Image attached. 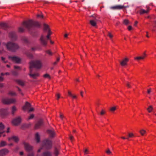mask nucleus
Instances as JSON below:
<instances>
[{
  "mask_svg": "<svg viewBox=\"0 0 156 156\" xmlns=\"http://www.w3.org/2000/svg\"><path fill=\"white\" fill-rule=\"evenodd\" d=\"M42 67V63L40 60H36L31 61L30 62V76L32 78L36 79L39 76V73L37 72L34 73L33 72V68H35L37 69H39Z\"/></svg>",
  "mask_w": 156,
  "mask_h": 156,
  "instance_id": "1",
  "label": "nucleus"
},
{
  "mask_svg": "<svg viewBox=\"0 0 156 156\" xmlns=\"http://www.w3.org/2000/svg\"><path fill=\"white\" fill-rule=\"evenodd\" d=\"M23 24L30 31L34 30L35 28L39 27L40 26L38 22L30 20L27 22H24Z\"/></svg>",
  "mask_w": 156,
  "mask_h": 156,
  "instance_id": "2",
  "label": "nucleus"
},
{
  "mask_svg": "<svg viewBox=\"0 0 156 156\" xmlns=\"http://www.w3.org/2000/svg\"><path fill=\"white\" fill-rule=\"evenodd\" d=\"M52 147V142L49 139H47L44 140L43 142L42 147H40L38 150V152H41L43 148H45L46 149H50Z\"/></svg>",
  "mask_w": 156,
  "mask_h": 156,
  "instance_id": "3",
  "label": "nucleus"
},
{
  "mask_svg": "<svg viewBox=\"0 0 156 156\" xmlns=\"http://www.w3.org/2000/svg\"><path fill=\"white\" fill-rule=\"evenodd\" d=\"M6 46L9 50L12 51H15L19 48L17 44L11 42H8Z\"/></svg>",
  "mask_w": 156,
  "mask_h": 156,
  "instance_id": "4",
  "label": "nucleus"
},
{
  "mask_svg": "<svg viewBox=\"0 0 156 156\" xmlns=\"http://www.w3.org/2000/svg\"><path fill=\"white\" fill-rule=\"evenodd\" d=\"M16 101L14 98H3L2 99V102L5 104H10L15 103Z\"/></svg>",
  "mask_w": 156,
  "mask_h": 156,
  "instance_id": "5",
  "label": "nucleus"
},
{
  "mask_svg": "<svg viewBox=\"0 0 156 156\" xmlns=\"http://www.w3.org/2000/svg\"><path fill=\"white\" fill-rule=\"evenodd\" d=\"M93 19L90 21V24L93 27H96L97 25V23L98 21V17L94 16H91Z\"/></svg>",
  "mask_w": 156,
  "mask_h": 156,
  "instance_id": "6",
  "label": "nucleus"
},
{
  "mask_svg": "<svg viewBox=\"0 0 156 156\" xmlns=\"http://www.w3.org/2000/svg\"><path fill=\"white\" fill-rule=\"evenodd\" d=\"M128 6H124L123 5H116L115 6H111L110 7V9H111L114 10H120L124 8L128 7Z\"/></svg>",
  "mask_w": 156,
  "mask_h": 156,
  "instance_id": "7",
  "label": "nucleus"
},
{
  "mask_svg": "<svg viewBox=\"0 0 156 156\" xmlns=\"http://www.w3.org/2000/svg\"><path fill=\"white\" fill-rule=\"evenodd\" d=\"M40 41L41 44L44 46H46L47 41L46 38L43 36L42 35L40 38Z\"/></svg>",
  "mask_w": 156,
  "mask_h": 156,
  "instance_id": "8",
  "label": "nucleus"
},
{
  "mask_svg": "<svg viewBox=\"0 0 156 156\" xmlns=\"http://www.w3.org/2000/svg\"><path fill=\"white\" fill-rule=\"evenodd\" d=\"M9 58L16 63H19L21 61V59L19 58L16 56H9Z\"/></svg>",
  "mask_w": 156,
  "mask_h": 156,
  "instance_id": "9",
  "label": "nucleus"
},
{
  "mask_svg": "<svg viewBox=\"0 0 156 156\" xmlns=\"http://www.w3.org/2000/svg\"><path fill=\"white\" fill-rule=\"evenodd\" d=\"M21 119L20 117H18L14 119L12 121V123L15 125H16L20 123Z\"/></svg>",
  "mask_w": 156,
  "mask_h": 156,
  "instance_id": "10",
  "label": "nucleus"
},
{
  "mask_svg": "<svg viewBox=\"0 0 156 156\" xmlns=\"http://www.w3.org/2000/svg\"><path fill=\"white\" fill-rule=\"evenodd\" d=\"M26 150L27 151H30L33 149V147L30 145L26 143H23Z\"/></svg>",
  "mask_w": 156,
  "mask_h": 156,
  "instance_id": "11",
  "label": "nucleus"
},
{
  "mask_svg": "<svg viewBox=\"0 0 156 156\" xmlns=\"http://www.w3.org/2000/svg\"><path fill=\"white\" fill-rule=\"evenodd\" d=\"M8 109L7 108H2L0 109V115L4 116L8 114Z\"/></svg>",
  "mask_w": 156,
  "mask_h": 156,
  "instance_id": "12",
  "label": "nucleus"
},
{
  "mask_svg": "<svg viewBox=\"0 0 156 156\" xmlns=\"http://www.w3.org/2000/svg\"><path fill=\"white\" fill-rule=\"evenodd\" d=\"M9 152V151L7 149H2L0 151V155L4 156L7 154Z\"/></svg>",
  "mask_w": 156,
  "mask_h": 156,
  "instance_id": "13",
  "label": "nucleus"
},
{
  "mask_svg": "<svg viewBox=\"0 0 156 156\" xmlns=\"http://www.w3.org/2000/svg\"><path fill=\"white\" fill-rule=\"evenodd\" d=\"M43 120L42 119H40L36 123L35 126V128L36 129L39 128L43 125Z\"/></svg>",
  "mask_w": 156,
  "mask_h": 156,
  "instance_id": "14",
  "label": "nucleus"
},
{
  "mask_svg": "<svg viewBox=\"0 0 156 156\" xmlns=\"http://www.w3.org/2000/svg\"><path fill=\"white\" fill-rule=\"evenodd\" d=\"M9 36L13 40H15L17 38V36L15 32H11L9 34Z\"/></svg>",
  "mask_w": 156,
  "mask_h": 156,
  "instance_id": "15",
  "label": "nucleus"
},
{
  "mask_svg": "<svg viewBox=\"0 0 156 156\" xmlns=\"http://www.w3.org/2000/svg\"><path fill=\"white\" fill-rule=\"evenodd\" d=\"M129 59L127 58H125L122 61L120 62L121 65L122 66H124L127 65V62L128 61Z\"/></svg>",
  "mask_w": 156,
  "mask_h": 156,
  "instance_id": "16",
  "label": "nucleus"
},
{
  "mask_svg": "<svg viewBox=\"0 0 156 156\" xmlns=\"http://www.w3.org/2000/svg\"><path fill=\"white\" fill-rule=\"evenodd\" d=\"M48 133L51 137H54L55 135V133L54 130H48Z\"/></svg>",
  "mask_w": 156,
  "mask_h": 156,
  "instance_id": "17",
  "label": "nucleus"
},
{
  "mask_svg": "<svg viewBox=\"0 0 156 156\" xmlns=\"http://www.w3.org/2000/svg\"><path fill=\"white\" fill-rule=\"evenodd\" d=\"M147 55L146 54L145 52L143 53V55L142 56H138L135 57L134 59L136 60H139L140 59H143Z\"/></svg>",
  "mask_w": 156,
  "mask_h": 156,
  "instance_id": "18",
  "label": "nucleus"
},
{
  "mask_svg": "<svg viewBox=\"0 0 156 156\" xmlns=\"http://www.w3.org/2000/svg\"><path fill=\"white\" fill-rule=\"evenodd\" d=\"M13 140L16 142H17L19 140L18 137L14 136H12L11 137L9 138V140Z\"/></svg>",
  "mask_w": 156,
  "mask_h": 156,
  "instance_id": "19",
  "label": "nucleus"
},
{
  "mask_svg": "<svg viewBox=\"0 0 156 156\" xmlns=\"http://www.w3.org/2000/svg\"><path fill=\"white\" fill-rule=\"evenodd\" d=\"M42 156H52L51 153L48 151H45L43 152Z\"/></svg>",
  "mask_w": 156,
  "mask_h": 156,
  "instance_id": "20",
  "label": "nucleus"
},
{
  "mask_svg": "<svg viewBox=\"0 0 156 156\" xmlns=\"http://www.w3.org/2000/svg\"><path fill=\"white\" fill-rule=\"evenodd\" d=\"M17 110V109L15 106H13L11 108V114L12 115H13L15 112Z\"/></svg>",
  "mask_w": 156,
  "mask_h": 156,
  "instance_id": "21",
  "label": "nucleus"
},
{
  "mask_svg": "<svg viewBox=\"0 0 156 156\" xmlns=\"http://www.w3.org/2000/svg\"><path fill=\"white\" fill-rule=\"evenodd\" d=\"M35 138L37 143L39 142L40 141V137L38 133H36Z\"/></svg>",
  "mask_w": 156,
  "mask_h": 156,
  "instance_id": "22",
  "label": "nucleus"
},
{
  "mask_svg": "<svg viewBox=\"0 0 156 156\" xmlns=\"http://www.w3.org/2000/svg\"><path fill=\"white\" fill-rule=\"evenodd\" d=\"M68 94L70 97L72 98V99H76L77 98L76 96L73 94L70 91H68Z\"/></svg>",
  "mask_w": 156,
  "mask_h": 156,
  "instance_id": "23",
  "label": "nucleus"
},
{
  "mask_svg": "<svg viewBox=\"0 0 156 156\" xmlns=\"http://www.w3.org/2000/svg\"><path fill=\"white\" fill-rule=\"evenodd\" d=\"M0 26L3 29H6L8 27L7 24L5 23H0Z\"/></svg>",
  "mask_w": 156,
  "mask_h": 156,
  "instance_id": "24",
  "label": "nucleus"
},
{
  "mask_svg": "<svg viewBox=\"0 0 156 156\" xmlns=\"http://www.w3.org/2000/svg\"><path fill=\"white\" fill-rule=\"evenodd\" d=\"M15 81L19 84V85L21 86H24V83L21 80H15Z\"/></svg>",
  "mask_w": 156,
  "mask_h": 156,
  "instance_id": "25",
  "label": "nucleus"
},
{
  "mask_svg": "<svg viewBox=\"0 0 156 156\" xmlns=\"http://www.w3.org/2000/svg\"><path fill=\"white\" fill-rule=\"evenodd\" d=\"M25 54L28 58H32L33 55L30 53L29 51H26Z\"/></svg>",
  "mask_w": 156,
  "mask_h": 156,
  "instance_id": "26",
  "label": "nucleus"
},
{
  "mask_svg": "<svg viewBox=\"0 0 156 156\" xmlns=\"http://www.w3.org/2000/svg\"><path fill=\"white\" fill-rule=\"evenodd\" d=\"M149 10H145L143 9H141L140 10V14H143L145 13H147L149 12Z\"/></svg>",
  "mask_w": 156,
  "mask_h": 156,
  "instance_id": "27",
  "label": "nucleus"
},
{
  "mask_svg": "<svg viewBox=\"0 0 156 156\" xmlns=\"http://www.w3.org/2000/svg\"><path fill=\"white\" fill-rule=\"evenodd\" d=\"M7 144L6 142L4 141H1L0 143V147H3L6 145Z\"/></svg>",
  "mask_w": 156,
  "mask_h": 156,
  "instance_id": "28",
  "label": "nucleus"
},
{
  "mask_svg": "<svg viewBox=\"0 0 156 156\" xmlns=\"http://www.w3.org/2000/svg\"><path fill=\"white\" fill-rule=\"evenodd\" d=\"M5 126L2 124V123L0 122V131H4L3 129H4Z\"/></svg>",
  "mask_w": 156,
  "mask_h": 156,
  "instance_id": "29",
  "label": "nucleus"
},
{
  "mask_svg": "<svg viewBox=\"0 0 156 156\" xmlns=\"http://www.w3.org/2000/svg\"><path fill=\"white\" fill-rule=\"evenodd\" d=\"M44 30L45 31H48V30H50L48 26L46 24H44Z\"/></svg>",
  "mask_w": 156,
  "mask_h": 156,
  "instance_id": "30",
  "label": "nucleus"
},
{
  "mask_svg": "<svg viewBox=\"0 0 156 156\" xmlns=\"http://www.w3.org/2000/svg\"><path fill=\"white\" fill-rule=\"evenodd\" d=\"M48 34L46 36L47 39L49 40L50 39V36L51 35V34H52L51 32L50 31V30H48Z\"/></svg>",
  "mask_w": 156,
  "mask_h": 156,
  "instance_id": "31",
  "label": "nucleus"
},
{
  "mask_svg": "<svg viewBox=\"0 0 156 156\" xmlns=\"http://www.w3.org/2000/svg\"><path fill=\"white\" fill-rule=\"evenodd\" d=\"M139 133H140L141 135L144 136L146 133V132L145 130L142 129L139 131Z\"/></svg>",
  "mask_w": 156,
  "mask_h": 156,
  "instance_id": "32",
  "label": "nucleus"
},
{
  "mask_svg": "<svg viewBox=\"0 0 156 156\" xmlns=\"http://www.w3.org/2000/svg\"><path fill=\"white\" fill-rule=\"evenodd\" d=\"M153 109L152 106L150 105L147 108V110L149 112H151Z\"/></svg>",
  "mask_w": 156,
  "mask_h": 156,
  "instance_id": "33",
  "label": "nucleus"
},
{
  "mask_svg": "<svg viewBox=\"0 0 156 156\" xmlns=\"http://www.w3.org/2000/svg\"><path fill=\"white\" fill-rule=\"evenodd\" d=\"M54 154L55 155V156H57L59 154L58 150L56 148H55Z\"/></svg>",
  "mask_w": 156,
  "mask_h": 156,
  "instance_id": "34",
  "label": "nucleus"
},
{
  "mask_svg": "<svg viewBox=\"0 0 156 156\" xmlns=\"http://www.w3.org/2000/svg\"><path fill=\"white\" fill-rule=\"evenodd\" d=\"M11 72L12 74L15 76H16L18 75L17 72L16 71L12 70H11Z\"/></svg>",
  "mask_w": 156,
  "mask_h": 156,
  "instance_id": "35",
  "label": "nucleus"
},
{
  "mask_svg": "<svg viewBox=\"0 0 156 156\" xmlns=\"http://www.w3.org/2000/svg\"><path fill=\"white\" fill-rule=\"evenodd\" d=\"M25 105L27 107V109H29V108L31 106V105L28 102H26V104H25Z\"/></svg>",
  "mask_w": 156,
  "mask_h": 156,
  "instance_id": "36",
  "label": "nucleus"
},
{
  "mask_svg": "<svg viewBox=\"0 0 156 156\" xmlns=\"http://www.w3.org/2000/svg\"><path fill=\"white\" fill-rule=\"evenodd\" d=\"M45 52L50 55H52V53L50 50H48L45 51Z\"/></svg>",
  "mask_w": 156,
  "mask_h": 156,
  "instance_id": "37",
  "label": "nucleus"
},
{
  "mask_svg": "<svg viewBox=\"0 0 156 156\" xmlns=\"http://www.w3.org/2000/svg\"><path fill=\"white\" fill-rule=\"evenodd\" d=\"M2 60L5 63H7L8 62L7 60H5V58L3 57H1Z\"/></svg>",
  "mask_w": 156,
  "mask_h": 156,
  "instance_id": "38",
  "label": "nucleus"
},
{
  "mask_svg": "<svg viewBox=\"0 0 156 156\" xmlns=\"http://www.w3.org/2000/svg\"><path fill=\"white\" fill-rule=\"evenodd\" d=\"M22 40L25 43H28L27 39L25 37H23L22 39Z\"/></svg>",
  "mask_w": 156,
  "mask_h": 156,
  "instance_id": "39",
  "label": "nucleus"
},
{
  "mask_svg": "<svg viewBox=\"0 0 156 156\" xmlns=\"http://www.w3.org/2000/svg\"><path fill=\"white\" fill-rule=\"evenodd\" d=\"M9 94L11 96H16V94L13 92L11 91L9 93Z\"/></svg>",
  "mask_w": 156,
  "mask_h": 156,
  "instance_id": "40",
  "label": "nucleus"
},
{
  "mask_svg": "<svg viewBox=\"0 0 156 156\" xmlns=\"http://www.w3.org/2000/svg\"><path fill=\"white\" fill-rule=\"evenodd\" d=\"M24 30V29L21 27H20L19 28V32H23Z\"/></svg>",
  "mask_w": 156,
  "mask_h": 156,
  "instance_id": "41",
  "label": "nucleus"
},
{
  "mask_svg": "<svg viewBox=\"0 0 156 156\" xmlns=\"http://www.w3.org/2000/svg\"><path fill=\"white\" fill-rule=\"evenodd\" d=\"M43 76L45 78H48L49 79L50 78V77L49 75L48 74H46L44 75Z\"/></svg>",
  "mask_w": 156,
  "mask_h": 156,
  "instance_id": "42",
  "label": "nucleus"
},
{
  "mask_svg": "<svg viewBox=\"0 0 156 156\" xmlns=\"http://www.w3.org/2000/svg\"><path fill=\"white\" fill-rule=\"evenodd\" d=\"M124 23L126 25H127L129 23L128 20H125L123 21Z\"/></svg>",
  "mask_w": 156,
  "mask_h": 156,
  "instance_id": "43",
  "label": "nucleus"
},
{
  "mask_svg": "<svg viewBox=\"0 0 156 156\" xmlns=\"http://www.w3.org/2000/svg\"><path fill=\"white\" fill-rule=\"evenodd\" d=\"M106 153L108 154H112L111 151H110L109 149H108L105 151Z\"/></svg>",
  "mask_w": 156,
  "mask_h": 156,
  "instance_id": "44",
  "label": "nucleus"
},
{
  "mask_svg": "<svg viewBox=\"0 0 156 156\" xmlns=\"http://www.w3.org/2000/svg\"><path fill=\"white\" fill-rule=\"evenodd\" d=\"M116 107L115 106H114V107H112L111 108L110 110V111L113 112H114V111H115L116 110Z\"/></svg>",
  "mask_w": 156,
  "mask_h": 156,
  "instance_id": "45",
  "label": "nucleus"
},
{
  "mask_svg": "<svg viewBox=\"0 0 156 156\" xmlns=\"http://www.w3.org/2000/svg\"><path fill=\"white\" fill-rule=\"evenodd\" d=\"M134 135L133 133H129L128 134V137L131 138L133 137Z\"/></svg>",
  "mask_w": 156,
  "mask_h": 156,
  "instance_id": "46",
  "label": "nucleus"
},
{
  "mask_svg": "<svg viewBox=\"0 0 156 156\" xmlns=\"http://www.w3.org/2000/svg\"><path fill=\"white\" fill-rule=\"evenodd\" d=\"M105 113V111L104 110L102 109L101 112L100 113V114L101 115H103Z\"/></svg>",
  "mask_w": 156,
  "mask_h": 156,
  "instance_id": "47",
  "label": "nucleus"
},
{
  "mask_svg": "<svg viewBox=\"0 0 156 156\" xmlns=\"http://www.w3.org/2000/svg\"><path fill=\"white\" fill-rule=\"evenodd\" d=\"M57 97V99L58 100L60 98V94H56Z\"/></svg>",
  "mask_w": 156,
  "mask_h": 156,
  "instance_id": "48",
  "label": "nucleus"
},
{
  "mask_svg": "<svg viewBox=\"0 0 156 156\" xmlns=\"http://www.w3.org/2000/svg\"><path fill=\"white\" fill-rule=\"evenodd\" d=\"M34 154L33 152L29 153L27 155V156H34Z\"/></svg>",
  "mask_w": 156,
  "mask_h": 156,
  "instance_id": "49",
  "label": "nucleus"
},
{
  "mask_svg": "<svg viewBox=\"0 0 156 156\" xmlns=\"http://www.w3.org/2000/svg\"><path fill=\"white\" fill-rule=\"evenodd\" d=\"M34 117V115L33 114H31L30 116L28 118V119H31L32 118H33Z\"/></svg>",
  "mask_w": 156,
  "mask_h": 156,
  "instance_id": "50",
  "label": "nucleus"
},
{
  "mask_svg": "<svg viewBox=\"0 0 156 156\" xmlns=\"http://www.w3.org/2000/svg\"><path fill=\"white\" fill-rule=\"evenodd\" d=\"M108 36L111 38H112L113 37V35L110 33H108Z\"/></svg>",
  "mask_w": 156,
  "mask_h": 156,
  "instance_id": "51",
  "label": "nucleus"
},
{
  "mask_svg": "<svg viewBox=\"0 0 156 156\" xmlns=\"http://www.w3.org/2000/svg\"><path fill=\"white\" fill-rule=\"evenodd\" d=\"M126 85L128 88H131L130 84L129 83H126Z\"/></svg>",
  "mask_w": 156,
  "mask_h": 156,
  "instance_id": "52",
  "label": "nucleus"
},
{
  "mask_svg": "<svg viewBox=\"0 0 156 156\" xmlns=\"http://www.w3.org/2000/svg\"><path fill=\"white\" fill-rule=\"evenodd\" d=\"M69 139L72 141L73 139V136L71 135H69Z\"/></svg>",
  "mask_w": 156,
  "mask_h": 156,
  "instance_id": "53",
  "label": "nucleus"
},
{
  "mask_svg": "<svg viewBox=\"0 0 156 156\" xmlns=\"http://www.w3.org/2000/svg\"><path fill=\"white\" fill-rule=\"evenodd\" d=\"M151 92V88H150L147 90V93L148 94H150Z\"/></svg>",
  "mask_w": 156,
  "mask_h": 156,
  "instance_id": "54",
  "label": "nucleus"
},
{
  "mask_svg": "<svg viewBox=\"0 0 156 156\" xmlns=\"http://www.w3.org/2000/svg\"><path fill=\"white\" fill-rule=\"evenodd\" d=\"M36 49V48L35 47H32L31 48V50L32 51H35Z\"/></svg>",
  "mask_w": 156,
  "mask_h": 156,
  "instance_id": "55",
  "label": "nucleus"
},
{
  "mask_svg": "<svg viewBox=\"0 0 156 156\" xmlns=\"http://www.w3.org/2000/svg\"><path fill=\"white\" fill-rule=\"evenodd\" d=\"M27 107H26V106L25 105L22 108L23 109L24 111H25L26 110V109H27Z\"/></svg>",
  "mask_w": 156,
  "mask_h": 156,
  "instance_id": "56",
  "label": "nucleus"
},
{
  "mask_svg": "<svg viewBox=\"0 0 156 156\" xmlns=\"http://www.w3.org/2000/svg\"><path fill=\"white\" fill-rule=\"evenodd\" d=\"M84 153L85 154H88V150L87 149H85L84 150Z\"/></svg>",
  "mask_w": 156,
  "mask_h": 156,
  "instance_id": "57",
  "label": "nucleus"
},
{
  "mask_svg": "<svg viewBox=\"0 0 156 156\" xmlns=\"http://www.w3.org/2000/svg\"><path fill=\"white\" fill-rule=\"evenodd\" d=\"M5 132V131H0V137L1 136V135L4 133Z\"/></svg>",
  "mask_w": 156,
  "mask_h": 156,
  "instance_id": "58",
  "label": "nucleus"
},
{
  "mask_svg": "<svg viewBox=\"0 0 156 156\" xmlns=\"http://www.w3.org/2000/svg\"><path fill=\"white\" fill-rule=\"evenodd\" d=\"M121 138L123 139H127L128 140H129V137H125L122 136L121 137Z\"/></svg>",
  "mask_w": 156,
  "mask_h": 156,
  "instance_id": "59",
  "label": "nucleus"
},
{
  "mask_svg": "<svg viewBox=\"0 0 156 156\" xmlns=\"http://www.w3.org/2000/svg\"><path fill=\"white\" fill-rule=\"evenodd\" d=\"M14 68L15 69H20V67L18 66H14Z\"/></svg>",
  "mask_w": 156,
  "mask_h": 156,
  "instance_id": "60",
  "label": "nucleus"
},
{
  "mask_svg": "<svg viewBox=\"0 0 156 156\" xmlns=\"http://www.w3.org/2000/svg\"><path fill=\"white\" fill-rule=\"evenodd\" d=\"M37 17H40L42 18H43V15H37Z\"/></svg>",
  "mask_w": 156,
  "mask_h": 156,
  "instance_id": "61",
  "label": "nucleus"
},
{
  "mask_svg": "<svg viewBox=\"0 0 156 156\" xmlns=\"http://www.w3.org/2000/svg\"><path fill=\"white\" fill-rule=\"evenodd\" d=\"M128 29L129 30H130L132 29V27L131 26H129Z\"/></svg>",
  "mask_w": 156,
  "mask_h": 156,
  "instance_id": "62",
  "label": "nucleus"
},
{
  "mask_svg": "<svg viewBox=\"0 0 156 156\" xmlns=\"http://www.w3.org/2000/svg\"><path fill=\"white\" fill-rule=\"evenodd\" d=\"M4 86V84L3 83H0V88H2Z\"/></svg>",
  "mask_w": 156,
  "mask_h": 156,
  "instance_id": "63",
  "label": "nucleus"
},
{
  "mask_svg": "<svg viewBox=\"0 0 156 156\" xmlns=\"http://www.w3.org/2000/svg\"><path fill=\"white\" fill-rule=\"evenodd\" d=\"M6 132L7 133L9 132V127H8L7 128V130L6 131Z\"/></svg>",
  "mask_w": 156,
  "mask_h": 156,
  "instance_id": "64",
  "label": "nucleus"
}]
</instances>
